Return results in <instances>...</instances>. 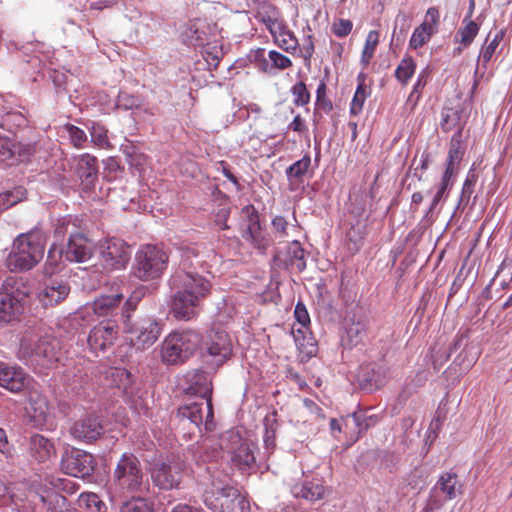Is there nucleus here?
Instances as JSON below:
<instances>
[{"label": "nucleus", "instance_id": "obj_25", "mask_svg": "<svg viewBox=\"0 0 512 512\" xmlns=\"http://www.w3.org/2000/svg\"><path fill=\"white\" fill-rule=\"evenodd\" d=\"M464 153L465 148L461 143V134L458 132L452 136L450 141L446 169L443 174L444 176L453 178L458 173Z\"/></svg>", "mask_w": 512, "mask_h": 512}, {"label": "nucleus", "instance_id": "obj_60", "mask_svg": "<svg viewBox=\"0 0 512 512\" xmlns=\"http://www.w3.org/2000/svg\"><path fill=\"white\" fill-rule=\"evenodd\" d=\"M298 50L300 51L304 61L308 64L314 53V43L312 35L309 34L306 36L302 46L300 48L298 47Z\"/></svg>", "mask_w": 512, "mask_h": 512}, {"label": "nucleus", "instance_id": "obj_28", "mask_svg": "<svg viewBox=\"0 0 512 512\" xmlns=\"http://www.w3.org/2000/svg\"><path fill=\"white\" fill-rule=\"evenodd\" d=\"M27 410L36 421L43 422L50 415L51 407L45 396L32 389L29 391Z\"/></svg>", "mask_w": 512, "mask_h": 512}, {"label": "nucleus", "instance_id": "obj_3", "mask_svg": "<svg viewBox=\"0 0 512 512\" xmlns=\"http://www.w3.org/2000/svg\"><path fill=\"white\" fill-rule=\"evenodd\" d=\"M226 479L218 472L210 474L209 482L204 483V504L214 512H248V502Z\"/></svg>", "mask_w": 512, "mask_h": 512}, {"label": "nucleus", "instance_id": "obj_15", "mask_svg": "<svg viewBox=\"0 0 512 512\" xmlns=\"http://www.w3.org/2000/svg\"><path fill=\"white\" fill-rule=\"evenodd\" d=\"M117 324L112 320L102 321L94 326L88 335V345L94 352L105 351L117 339Z\"/></svg>", "mask_w": 512, "mask_h": 512}, {"label": "nucleus", "instance_id": "obj_36", "mask_svg": "<svg viewBox=\"0 0 512 512\" xmlns=\"http://www.w3.org/2000/svg\"><path fill=\"white\" fill-rule=\"evenodd\" d=\"M41 502L50 512H69L67 499L54 491H47L40 495Z\"/></svg>", "mask_w": 512, "mask_h": 512}, {"label": "nucleus", "instance_id": "obj_21", "mask_svg": "<svg viewBox=\"0 0 512 512\" xmlns=\"http://www.w3.org/2000/svg\"><path fill=\"white\" fill-rule=\"evenodd\" d=\"M342 421L344 422V432L349 433L355 441L361 433L378 422V417L376 415H366L365 412L358 411L343 417Z\"/></svg>", "mask_w": 512, "mask_h": 512}, {"label": "nucleus", "instance_id": "obj_31", "mask_svg": "<svg viewBox=\"0 0 512 512\" xmlns=\"http://www.w3.org/2000/svg\"><path fill=\"white\" fill-rule=\"evenodd\" d=\"M30 450L37 461L44 462L53 454L54 445L46 437L34 434L30 438Z\"/></svg>", "mask_w": 512, "mask_h": 512}, {"label": "nucleus", "instance_id": "obj_18", "mask_svg": "<svg viewBox=\"0 0 512 512\" xmlns=\"http://www.w3.org/2000/svg\"><path fill=\"white\" fill-rule=\"evenodd\" d=\"M30 384V377L20 367L0 363V386L18 393Z\"/></svg>", "mask_w": 512, "mask_h": 512}, {"label": "nucleus", "instance_id": "obj_40", "mask_svg": "<svg viewBox=\"0 0 512 512\" xmlns=\"http://www.w3.org/2000/svg\"><path fill=\"white\" fill-rule=\"evenodd\" d=\"M435 32V29L432 28V25L429 23H422L420 26H418L410 39V47L413 49L421 48L425 43H427L433 33Z\"/></svg>", "mask_w": 512, "mask_h": 512}, {"label": "nucleus", "instance_id": "obj_62", "mask_svg": "<svg viewBox=\"0 0 512 512\" xmlns=\"http://www.w3.org/2000/svg\"><path fill=\"white\" fill-rule=\"evenodd\" d=\"M272 226H273L274 230L280 234V236H282V237L287 236L288 222L286 221V219L284 217L276 216L272 220Z\"/></svg>", "mask_w": 512, "mask_h": 512}, {"label": "nucleus", "instance_id": "obj_59", "mask_svg": "<svg viewBox=\"0 0 512 512\" xmlns=\"http://www.w3.org/2000/svg\"><path fill=\"white\" fill-rule=\"evenodd\" d=\"M125 154L128 157V162L131 166L139 167L142 166L146 160L144 154L138 152L135 147L130 146L125 148Z\"/></svg>", "mask_w": 512, "mask_h": 512}, {"label": "nucleus", "instance_id": "obj_50", "mask_svg": "<svg viewBox=\"0 0 512 512\" xmlns=\"http://www.w3.org/2000/svg\"><path fill=\"white\" fill-rule=\"evenodd\" d=\"M293 95V103L296 106H304L309 103L310 94L304 82L296 83L291 89Z\"/></svg>", "mask_w": 512, "mask_h": 512}, {"label": "nucleus", "instance_id": "obj_38", "mask_svg": "<svg viewBox=\"0 0 512 512\" xmlns=\"http://www.w3.org/2000/svg\"><path fill=\"white\" fill-rule=\"evenodd\" d=\"M204 260L196 247H186L181 252L180 268L178 270L193 271L202 266Z\"/></svg>", "mask_w": 512, "mask_h": 512}, {"label": "nucleus", "instance_id": "obj_43", "mask_svg": "<svg viewBox=\"0 0 512 512\" xmlns=\"http://www.w3.org/2000/svg\"><path fill=\"white\" fill-rule=\"evenodd\" d=\"M379 43V32L372 30L368 33L361 55V62L367 66L373 58L375 49Z\"/></svg>", "mask_w": 512, "mask_h": 512}, {"label": "nucleus", "instance_id": "obj_55", "mask_svg": "<svg viewBox=\"0 0 512 512\" xmlns=\"http://www.w3.org/2000/svg\"><path fill=\"white\" fill-rule=\"evenodd\" d=\"M477 175L475 174L474 170L471 169L468 172V175L464 181L462 192H461V201L463 200H469L471 194L473 193V188L477 182Z\"/></svg>", "mask_w": 512, "mask_h": 512}, {"label": "nucleus", "instance_id": "obj_35", "mask_svg": "<svg viewBox=\"0 0 512 512\" xmlns=\"http://www.w3.org/2000/svg\"><path fill=\"white\" fill-rule=\"evenodd\" d=\"M503 37L504 31L500 30L495 34V36L490 42H488L489 37L486 39L485 44L483 45L478 57V65L476 71H478L481 66L486 68V64L491 60L492 56L496 52L497 47L503 40Z\"/></svg>", "mask_w": 512, "mask_h": 512}, {"label": "nucleus", "instance_id": "obj_64", "mask_svg": "<svg viewBox=\"0 0 512 512\" xmlns=\"http://www.w3.org/2000/svg\"><path fill=\"white\" fill-rule=\"evenodd\" d=\"M228 215H229V210L226 208H221L216 214L215 222L219 226V228L222 230L229 228V226L227 225Z\"/></svg>", "mask_w": 512, "mask_h": 512}, {"label": "nucleus", "instance_id": "obj_63", "mask_svg": "<svg viewBox=\"0 0 512 512\" xmlns=\"http://www.w3.org/2000/svg\"><path fill=\"white\" fill-rule=\"evenodd\" d=\"M439 11L435 7H431L427 10L425 20L423 23H429L432 28L436 30V26L439 22Z\"/></svg>", "mask_w": 512, "mask_h": 512}, {"label": "nucleus", "instance_id": "obj_4", "mask_svg": "<svg viewBox=\"0 0 512 512\" xmlns=\"http://www.w3.org/2000/svg\"><path fill=\"white\" fill-rule=\"evenodd\" d=\"M44 248L45 235L39 228L20 234L7 257V267L15 272L32 269L42 259Z\"/></svg>", "mask_w": 512, "mask_h": 512}, {"label": "nucleus", "instance_id": "obj_7", "mask_svg": "<svg viewBox=\"0 0 512 512\" xmlns=\"http://www.w3.org/2000/svg\"><path fill=\"white\" fill-rule=\"evenodd\" d=\"M220 446L230 455L234 467L242 473H250L256 467L257 445L243 438L236 430H229L222 434Z\"/></svg>", "mask_w": 512, "mask_h": 512}, {"label": "nucleus", "instance_id": "obj_47", "mask_svg": "<svg viewBox=\"0 0 512 512\" xmlns=\"http://www.w3.org/2000/svg\"><path fill=\"white\" fill-rule=\"evenodd\" d=\"M346 334L350 345H357L366 335V325L364 322H353L346 329Z\"/></svg>", "mask_w": 512, "mask_h": 512}, {"label": "nucleus", "instance_id": "obj_19", "mask_svg": "<svg viewBox=\"0 0 512 512\" xmlns=\"http://www.w3.org/2000/svg\"><path fill=\"white\" fill-rule=\"evenodd\" d=\"M104 428L97 417L88 416L75 422L71 427V435L79 441L92 442L101 436Z\"/></svg>", "mask_w": 512, "mask_h": 512}, {"label": "nucleus", "instance_id": "obj_12", "mask_svg": "<svg viewBox=\"0 0 512 512\" xmlns=\"http://www.w3.org/2000/svg\"><path fill=\"white\" fill-rule=\"evenodd\" d=\"M99 249L101 263L106 270L123 269L129 262V247L120 239H106L100 243Z\"/></svg>", "mask_w": 512, "mask_h": 512}, {"label": "nucleus", "instance_id": "obj_6", "mask_svg": "<svg viewBox=\"0 0 512 512\" xmlns=\"http://www.w3.org/2000/svg\"><path fill=\"white\" fill-rule=\"evenodd\" d=\"M57 341L40 338L35 334L26 333L20 341L18 357L28 364L49 367L60 360Z\"/></svg>", "mask_w": 512, "mask_h": 512}, {"label": "nucleus", "instance_id": "obj_45", "mask_svg": "<svg viewBox=\"0 0 512 512\" xmlns=\"http://www.w3.org/2000/svg\"><path fill=\"white\" fill-rule=\"evenodd\" d=\"M107 129L99 124L93 123L90 128L91 141L100 148H110V142L107 135Z\"/></svg>", "mask_w": 512, "mask_h": 512}, {"label": "nucleus", "instance_id": "obj_58", "mask_svg": "<svg viewBox=\"0 0 512 512\" xmlns=\"http://www.w3.org/2000/svg\"><path fill=\"white\" fill-rule=\"evenodd\" d=\"M15 146L8 137L0 135V161H4L13 156Z\"/></svg>", "mask_w": 512, "mask_h": 512}, {"label": "nucleus", "instance_id": "obj_48", "mask_svg": "<svg viewBox=\"0 0 512 512\" xmlns=\"http://www.w3.org/2000/svg\"><path fill=\"white\" fill-rule=\"evenodd\" d=\"M68 137L70 139L71 144L76 148H83L84 144L87 142V135L84 130L79 127L67 124L64 127Z\"/></svg>", "mask_w": 512, "mask_h": 512}, {"label": "nucleus", "instance_id": "obj_61", "mask_svg": "<svg viewBox=\"0 0 512 512\" xmlns=\"http://www.w3.org/2000/svg\"><path fill=\"white\" fill-rule=\"evenodd\" d=\"M295 318L299 324L303 327L307 326L310 323V317L307 312L305 305L302 302H298L295 306L294 311Z\"/></svg>", "mask_w": 512, "mask_h": 512}, {"label": "nucleus", "instance_id": "obj_9", "mask_svg": "<svg viewBox=\"0 0 512 512\" xmlns=\"http://www.w3.org/2000/svg\"><path fill=\"white\" fill-rule=\"evenodd\" d=\"M124 332L129 335L131 344L137 349L144 350L153 345L161 334L160 325L151 318L133 320L125 315Z\"/></svg>", "mask_w": 512, "mask_h": 512}, {"label": "nucleus", "instance_id": "obj_39", "mask_svg": "<svg viewBox=\"0 0 512 512\" xmlns=\"http://www.w3.org/2000/svg\"><path fill=\"white\" fill-rule=\"evenodd\" d=\"M25 198L26 190L21 186L0 193V212L9 209Z\"/></svg>", "mask_w": 512, "mask_h": 512}, {"label": "nucleus", "instance_id": "obj_20", "mask_svg": "<svg viewBox=\"0 0 512 512\" xmlns=\"http://www.w3.org/2000/svg\"><path fill=\"white\" fill-rule=\"evenodd\" d=\"M185 380L188 384L187 393L197 395L199 398H211V376L202 370H192L186 373Z\"/></svg>", "mask_w": 512, "mask_h": 512}, {"label": "nucleus", "instance_id": "obj_29", "mask_svg": "<svg viewBox=\"0 0 512 512\" xmlns=\"http://www.w3.org/2000/svg\"><path fill=\"white\" fill-rule=\"evenodd\" d=\"M462 485L453 472L443 473L433 488L435 495L442 493L446 500L454 499L461 492Z\"/></svg>", "mask_w": 512, "mask_h": 512}, {"label": "nucleus", "instance_id": "obj_23", "mask_svg": "<svg viewBox=\"0 0 512 512\" xmlns=\"http://www.w3.org/2000/svg\"><path fill=\"white\" fill-rule=\"evenodd\" d=\"M20 293L0 292V323L8 324L17 319L22 312Z\"/></svg>", "mask_w": 512, "mask_h": 512}, {"label": "nucleus", "instance_id": "obj_13", "mask_svg": "<svg viewBox=\"0 0 512 512\" xmlns=\"http://www.w3.org/2000/svg\"><path fill=\"white\" fill-rule=\"evenodd\" d=\"M208 356L211 357V364L219 367L232 353V344L229 335L222 330H211L205 341Z\"/></svg>", "mask_w": 512, "mask_h": 512}, {"label": "nucleus", "instance_id": "obj_57", "mask_svg": "<svg viewBox=\"0 0 512 512\" xmlns=\"http://www.w3.org/2000/svg\"><path fill=\"white\" fill-rule=\"evenodd\" d=\"M353 24L348 19H339L332 25L333 33L338 37H346L350 34Z\"/></svg>", "mask_w": 512, "mask_h": 512}, {"label": "nucleus", "instance_id": "obj_10", "mask_svg": "<svg viewBox=\"0 0 512 512\" xmlns=\"http://www.w3.org/2000/svg\"><path fill=\"white\" fill-rule=\"evenodd\" d=\"M183 471V462L178 458H172L155 461L150 473L155 486L163 490H171L179 488Z\"/></svg>", "mask_w": 512, "mask_h": 512}, {"label": "nucleus", "instance_id": "obj_2", "mask_svg": "<svg viewBox=\"0 0 512 512\" xmlns=\"http://www.w3.org/2000/svg\"><path fill=\"white\" fill-rule=\"evenodd\" d=\"M149 490V481L138 457L123 453L111 474L107 493L111 502L128 499Z\"/></svg>", "mask_w": 512, "mask_h": 512}, {"label": "nucleus", "instance_id": "obj_14", "mask_svg": "<svg viewBox=\"0 0 512 512\" xmlns=\"http://www.w3.org/2000/svg\"><path fill=\"white\" fill-rule=\"evenodd\" d=\"M95 467L94 457L84 451L76 450L62 460L63 471L71 476L85 478L90 476Z\"/></svg>", "mask_w": 512, "mask_h": 512}, {"label": "nucleus", "instance_id": "obj_51", "mask_svg": "<svg viewBox=\"0 0 512 512\" xmlns=\"http://www.w3.org/2000/svg\"><path fill=\"white\" fill-rule=\"evenodd\" d=\"M203 57L210 68H217L220 58L222 56V50L217 45L208 44L203 48Z\"/></svg>", "mask_w": 512, "mask_h": 512}, {"label": "nucleus", "instance_id": "obj_11", "mask_svg": "<svg viewBox=\"0 0 512 512\" xmlns=\"http://www.w3.org/2000/svg\"><path fill=\"white\" fill-rule=\"evenodd\" d=\"M177 416L181 421L189 422L199 428L204 424L206 430H210L213 419L211 398H198L188 401L178 408Z\"/></svg>", "mask_w": 512, "mask_h": 512}, {"label": "nucleus", "instance_id": "obj_24", "mask_svg": "<svg viewBox=\"0 0 512 512\" xmlns=\"http://www.w3.org/2000/svg\"><path fill=\"white\" fill-rule=\"evenodd\" d=\"M123 299L122 293H114L110 295H101L97 297L92 303L86 305L85 309L92 311L99 317H108L114 314L119 308Z\"/></svg>", "mask_w": 512, "mask_h": 512}, {"label": "nucleus", "instance_id": "obj_32", "mask_svg": "<svg viewBox=\"0 0 512 512\" xmlns=\"http://www.w3.org/2000/svg\"><path fill=\"white\" fill-rule=\"evenodd\" d=\"M275 43L284 51L294 53L298 50L299 42L297 37L291 32L285 22L280 25L279 30L271 34Z\"/></svg>", "mask_w": 512, "mask_h": 512}, {"label": "nucleus", "instance_id": "obj_26", "mask_svg": "<svg viewBox=\"0 0 512 512\" xmlns=\"http://www.w3.org/2000/svg\"><path fill=\"white\" fill-rule=\"evenodd\" d=\"M70 287L63 281H51L39 293L41 302L45 306H53L63 301L69 294Z\"/></svg>", "mask_w": 512, "mask_h": 512}, {"label": "nucleus", "instance_id": "obj_30", "mask_svg": "<svg viewBox=\"0 0 512 512\" xmlns=\"http://www.w3.org/2000/svg\"><path fill=\"white\" fill-rule=\"evenodd\" d=\"M291 492L297 498L317 501L323 498L325 489L320 480H312L302 484H295Z\"/></svg>", "mask_w": 512, "mask_h": 512}, {"label": "nucleus", "instance_id": "obj_37", "mask_svg": "<svg viewBox=\"0 0 512 512\" xmlns=\"http://www.w3.org/2000/svg\"><path fill=\"white\" fill-rule=\"evenodd\" d=\"M365 78L364 73H360L357 77L358 85L350 106V114L353 116L358 115L362 111L364 102L368 96Z\"/></svg>", "mask_w": 512, "mask_h": 512}, {"label": "nucleus", "instance_id": "obj_54", "mask_svg": "<svg viewBox=\"0 0 512 512\" xmlns=\"http://www.w3.org/2000/svg\"><path fill=\"white\" fill-rule=\"evenodd\" d=\"M426 83H427L426 72L423 71L418 75L417 81H416L415 85L413 86V89L408 97V101L413 102V105H415L418 102V100L420 99L422 90L425 87Z\"/></svg>", "mask_w": 512, "mask_h": 512}, {"label": "nucleus", "instance_id": "obj_34", "mask_svg": "<svg viewBox=\"0 0 512 512\" xmlns=\"http://www.w3.org/2000/svg\"><path fill=\"white\" fill-rule=\"evenodd\" d=\"M286 264L298 272H302L306 268L305 252L298 241H293L288 245Z\"/></svg>", "mask_w": 512, "mask_h": 512}, {"label": "nucleus", "instance_id": "obj_17", "mask_svg": "<svg viewBox=\"0 0 512 512\" xmlns=\"http://www.w3.org/2000/svg\"><path fill=\"white\" fill-rule=\"evenodd\" d=\"M62 255L70 262H85L92 255V244L83 234L75 233L70 236Z\"/></svg>", "mask_w": 512, "mask_h": 512}, {"label": "nucleus", "instance_id": "obj_42", "mask_svg": "<svg viewBox=\"0 0 512 512\" xmlns=\"http://www.w3.org/2000/svg\"><path fill=\"white\" fill-rule=\"evenodd\" d=\"M415 62L412 58H403L395 70V77L399 82L406 85L415 72Z\"/></svg>", "mask_w": 512, "mask_h": 512}, {"label": "nucleus", "instance_id": "obj_27", "mask_svg": "<svg viewBox=\"0 0 512 512\" xmlns=\"http://www.w3.org/2000/svg\"><path fill=\"white\" fill-rule=\"evenodd\" d=\"M255 18L266 26L270 34L279 30L280 25L284 22L280 11L274 5L265 2L258 6Z\"/></svg>", "mask_w": 512, "mask_h": 512}, {"label": "nucleus", "instance_id": "obj_53", "mask_svg": "<svg viewBox=\"0 0 512 512\" xmlns=\"http://www.w3.org/2000/svg\"><path fill=\"white\" fill-rule=\"evenodd\" d=\"M269 59L272 62V66L284 70L292 66V61L287 56L281 54L278 51L271 50L268 53Z\"/></svg>", "mask_w": 512, "mask_h": 512}, {"label": "nucleus", "instance_id": "obj_49", "mask_svg": "<svg viewBox=\"0 0 512 512\" xmlns=\"http://www.w3.org/2000/svg\"><path fill=\"white\" fill-rule=\"evenodd\" d=\"M452 185H453L452 178L443 175L441 183H440V185L437 189V192L434 195V198L430 205L429 213H432L436 209L439 202L447 197L448 190L452 187Z\"/></svg>", "mask_w": 512, "mask_h": 512}, {"label": "nucleus", "instance_id": "obj_1", "mask_svg": "<svg viewBox=\"0 0 512 512\" xmlns=\"http://www.w3.org/2000/svg\"><path fill=\"white\" fill-rule=\"evenodd\" d=\"M173 291L170 311L177 320L194 319L203 300L210 294V280L195 271L176 270L169 280Z\"/></svg>", "mask_w": 512, "mask_h": 512}, {"label": "nucleus", "instance_id": "obj_33", "mask_svg": "<svg viewBox=\"0 0 512 512\" xmlns=\"http://www.w3.org/2000/svg\"><path fill=\"white\" fill-rule=\"evenodd\" d=\"M112 503L119 507L120 512H153L152 504L146 498L141 497V494Z\"/></svg>", "mask_w": 512, "mask_h": 512}, {"label": "nucleus", "instance_id": "obj_44", "mask_svg": "<svg viewBox=\"0 0 512 512\" xmlns=\"http://www.w3.org/2000/svg\"><path fill=\"white\" fill-rule=\"evenodd\" d=\"M310 165L311 158L309 155H305L287 168L286 175L289 179H300L307 173Z\"/></svg>", "mask_w": 512, "mask_h": 512}, {"label": "nucleus", "instance_id": "obj_56", "mask_svg": "<svg viewBox=\"0 0 512 512\" xmlns=\"http://www.w3.org/2000/svg\"><path fill=\"white\" fill-rule=\"evenodd\" d=\"M142 298L141 291H135L125 302L123 310H122V322L124 323L125 315H129L131 317V312H133L138 303Z\"/></svg>", "mask_w": 512, "mask_h": 512}, {"label": "nucleus", "instance_id": "obj_22", "mask_svg": "<svg viewBox=\"0 0 512 512\" xmlns=\"http://www.w3.org/2000/svg\"><path fill=\"white\" fill-rule=\"evenodd\" d=\"M76 173L84 190L94 187L98 178V164L96 157L90 154H82L77 159Z\"/></svg>", "mask_w": 512, "mask_h": 512}, {"label": "nucleus", "instance_id": "obj_52", "mask_svg": "<svg viewBox=\"0 0 512 512\" xmlns=\"http://www.w3.org/2000/svg\"><path fill=\"white\" fill-rule=\"evenodd\" d=\"M479 26L472 20H469L464 28L459 31L461 36L460 42L464 46H468L472 43L476 35L478 34Z\"/></svg>", "mask_w": 512, "mask_h": 512}, {"label": "nucleus", "instance_id": "obj_41", "mask_svg": "<svg viewBox=\"0 0 512 512\" xmlns=\"http://www.w3.org/2000/svg\"><path fill=\"white\" fill-rule=\"evenodd\" d=\"M26 123V117L19 111H7L0 118V127L7 131H13L15 128L25 126Z\"/></svg>", "mask_w": 512, "mask_h": 512}, {"label": "nucleus", "instance_id": "obj_16", "mask_svg": "<svg viewBox=\"0 0 512 512\" xmlns=\"http://www.w3.org/2000/svg\"><path fill=\"white\" fill-rule=\"evenodd\" d=\"M241 219L243 221L242 237L250 241L255 247L263 248V236L259 222V215L253 205H247L241 210Z\"/></svg>", "mask_w": 512, "mask_h": 512}, {"label": "nucleus", "instance_id": "obj_5", "mask_svg": "<svg viewBox=\"0 0 512 512\" xmlns=\"http://www.w3.org/2000/svg\"><path fill=\"white\" fill-rule=\"evenodd\" d=\"M201 342L202 336L195 330L171 332L161 343V361L166 365L183 364L195 354Z\"/></svg>", "mask_w": 512, "mask_h": 512}, {"label": "nucleus", "instance_id": "obj_8", "mask_svg": "<svg viewBox=\"0 0 512 512\" xmlns=\"http://www.w3.org/2000/svg\"><path fill=\"white\" fill-rule=\"evenodd\" d=\"M167 253L156 245L142 246L135 257V275L143 281L160 277L168 264Z\"/></svg>", "mask_w": 512, "mask_h": 512}, {"label": "nucleus", "instance_id": "obj_46", "mask_svg": "<svg viewBox=\"0 0 512 512\" xmlns=\"http://www.w3.org/2000/svg\"><path fill=\"white\" fill-rule=\"evenodd\" d=\"M79 506L85 507L91 512H101L104 504L95 493H81L78 499Z\"/></svg>", "mask_w": 512, "mask_h": 512}]
</instances>
